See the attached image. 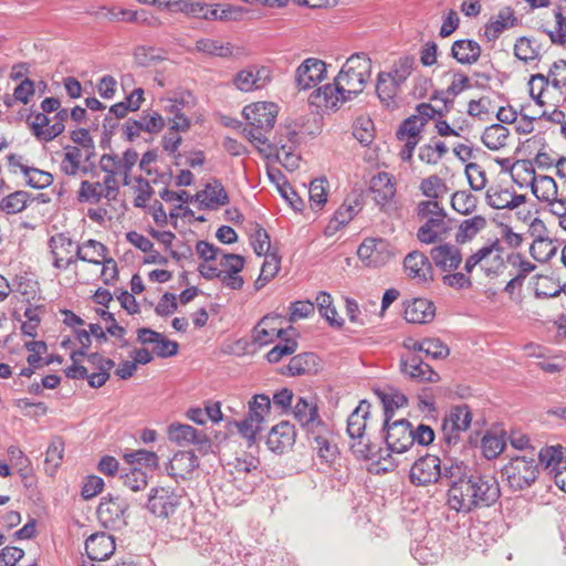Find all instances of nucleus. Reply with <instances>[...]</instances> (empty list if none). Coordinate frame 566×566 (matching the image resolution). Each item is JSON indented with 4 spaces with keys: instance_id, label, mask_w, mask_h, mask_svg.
<instances>
[{
    "instance_id": "33",
    "label": "nucleus",
    "mask_w": 566,
    "mask_h": 566,
    "mask_svg": "<svg viewBox=\"0 0 566 566\" xmlns=\"http://www.w3.org/2000/svg\"><path fill=\"white\" fill-rule=\"evenodd\" d=\"M332 431L327 423L322 424L313 432L308 433V438H312L316 443V449L319 458L327 462H332L338 454V448L331 440Z\"/></svg>"
},
{
    "instance_id": "57",
    "label": "nucleus",
    "mask_w": 566,
    "mask_h": 566,
    "mask_svg": "<svg viewBox=\"0 0 566 566\" xmlns=\"http://www.w3.org/2000/svg\"><path fill=\"white\" fill-rule=\"evenodd\" d=\"M325 184H327L325 178L314 179L310 184L308 197L313 210H321L327 200Z\"/></svg>"
},
{
    "instance_id": "28",
    "label": "nucleus",
    "mask_w": 566,
    "mask_h": 566,
    "mask_svg": "<svg viewBox=\"0 0 566 566\" xmlns=\"http://www.w3.org/2000/svg\"><path fill=\"white\" fill-rule=\"evenodd\" d=\"M405 319L412 324H426L436 316V306L428 298L417 297L405 302Z\"/></svg>"
},
{
    "instance_id": "55",
    "label": "nucleus",
    "mask_w": 566,
    "mask_h": 566,
    "mask_svg": "<svg viewBox=\"0 0 566 566\" xmlns=\"http://www.w3.org/2000/svg\"><path fill=\"white\" fill-rule=\"evenodd\" d=\"M481 448L483 455L486 459L492 460L503 452L505 448V441L502 436L486 432L482 438Z\"/></svg>"
},
{
    "instance_id": "16",
    "label": "nucleus",
    "mask_w": 566,
    "mask_h": 566,
    "mask_svg": "<svg viewBox=\"0 0 566 566\" xmlns=\"http://www.w3.org/2000/svg\"><path fill=\"white\" fill-rule=\"evenodd\" d=\"M471 475L460 476L452 481L448 490V505L458 513H470L474 511L472 501Z\"/></svg>"
},
{
    "instance_id": "34",
    "label": "nucleus",
    "mask_w": 566,
    "mask_h": 566,
    "mask_svg": "<svg viewBox=\"0 0 566 566\" xmlns=\"http://www.w3.org/2000/svg\"><path fill=\"white\" fill-rule=\"evenodd\" d=\"M518 23L517 18L514 15V11L511 7L502 8L495 19L491 20L485 25L484 34L489 41L496 40L500 34L509 29L513 28Z\"/></svg>"
},
{
    "instance_id": "44",
    "label": "nucleus",
    "mask_w": 566,
    "mask_h": 566,
    "mask_svg": "<svg viewBox=\"0 0 566 566\" xmlns=\"http://www.w3.org/2000/svg\"><path fill=\"white\" fill-rule=\"evenodd\" d=\"M533 195L543 201H549L557 193L555 180L545 175L534 176L531 182Z\"/></svg>"
},
{
    "instance_id": "32",
    "label": "nucleus",
    "mask_w": 566,
    "mask_h": 566,
    "mask_svg": "<svg viewBox=\"0 0 566 566\" xmlns=\"http://www.w3.org/2000/svg\"><path fill=\"white\" fill-rule=\"evenodd\" d=\"M195 199L200 201L206 209H214L229 203V196L218 179L207 184L202 191L195 195Z\"/></svg>"
},
{
    "instance_id": "27",
    "label": "nucleus",
    "mask_w": 566,
    "mask_h": 566,
    "mask_svg": "<svg viewBox=\"0 0 566 566\" xmlns=\"http://www.w3.org/2000/svg\"><path fill=\"white\" fill-rule=\"evenodd\" d=\"M420 219L424 220V223L417 231V239L421 243L432 244L442 241L450 231L447 217H430Z\"/></svg>"
},
{
    "instance_id": "47",
    "label": "nucleus",
    "mask_w": 566,
    "mask_h": 566,
    "mask_svg": "<svg viewBox=\"0 0 566 566\" xmlns=\"http://www.w3.org/2000/svg\"><path fill=\"white\" fill-rule=\"evenodd\" d=\"M316 303L319 314L328 322L333 327L340 328L344 324L342 318L337 319V312L333 305L331 294L327 292H319L316 296Z\"/></svg>"
},
{
    "instance_id": "60",
    "label": "nucleus",
    "mask_w": 566,
    "mask_h": 566,
    "mask_svg": "<svg viewBox=\"0 0 566 566\" xmlns=\"http://www.w3.org/2000/svg\"><path fill=\"white\" fill-rule=\"evenodd\" d=\"M123 484L132 491L144 490L148 484V475L140 468H133L126 473L120 474Z\"/></svg>"
},
{
    "instance_id": "8",
    "label": "nucleus",
    "mask_w": 566,
    "mask_h": 566,
    "mask_svg": "<svg viewBox=\"0 0 566 566\" xmlns=\"http://www.w3.org/2000/svg\"><path fill=\"white\" fill-rule=\"evenodd\" d=\"M382 430L386 432L385 442L387 448L382 450V455L389 457L390 453H405L412 448L411 423L407 419H399L390 423L384 421Z\"/></svg>"
},
{
    "instance_id": "9",
    "label": "nucleus",
    "mask_w": 566,
    "mask_h": 566,
    "mask_svg": "<svg viewBox=\"0 0 566 566\" xmlns=\"http://www.w3.org/2000/svg\"><path fill=\"white\" fill-rule=\"evenodd\" d=\"M474 510L492 506L501 496L500 484L493 475L471 474Z\"/></svg>"
},
{
    "instance_id": "7",
    "label": "nucleus",
    "mask_w": 566,
    "mask_h": 566,
    "mask_svg": "<svg viewBox=\"0 0 566 566\" xmlns=\"http://www.w3.org/2000/svg\"><path fill=\"white\" fill-rule=\"evenodd\" d=\"M128 509L129 503L126 499L107 494L101 499L96 514L105 528L119 531L128 524Z\"/></svg>"
},
{
    "instance_id": "53",
    "label": "nucleus",
    "mask_w": 566,
    "mask_h": 566,
    "mask_svg": "<svg viewBox=\"0 0 566 566\" xmlns=\"http://www.w3.org/2000/svg\"><path fill=\"white\" fill-rule=\"evenodd\" d=\"M104 197L102 184L99 181L91 182L83 180L77 191V200L80 202H88L97 205Z\"/></svg>"
},
{
    "instance_id": "3",
    "label": "nucleus",
    "mask_w": 566,
    "mask_h": 566,
    "mask_svg": "<svg viewBox=\"0 0 566 566\" xmlns=\"http://www.w3.org/2000/svg\"><path fill=\"white\" fill-rule=\"evenodd\" d=\"M371 75V60L366 53L350 55L337 74L338 84L347 91V98H356L363 91Z\"/></svg>"
},
{
    "instance_id": "38",
    "label": "nucleus",
    "mask_w": 566,
    "mask_h": 566,
    "mask_svg": "<svg viewBox=\"0 0 566 566\" xmlns=\"http://www.w3.org/2000/svg\"><path fill=\"white\" fill-rule=\"evenodd\" d=\"M542 44L536 39L527 36H521L516 40L514 45V55L527 63L533 60H541L542 57Z\"/></svg>"
},
{
    "instance_id": "26",
    "label": "nucleus",
    "mask_w": 566,
    "mask_h": 566,
    "mask_svg": "<svg viewBox=\"0 0 566 566\" xmlns=\"http://www.w3.org/2000/svg\"><path fill=\"white\" fill-rule=\"evenodd\" d=\"M199 467V459L192 450L178 451L170 459L166 470L169 476L187 479Z\"/></svg>"
},
{
    "instance_id": "48",
    "label": "nucleus",
    "mask_w": 566,
    "mask_h": 566,
    "mask_svg": "<svg viewBox=\"0 0 566 566\" xmlns=\"http://www.w3.org/2000/svg\"><path fill=\"white\" fill-rule=\"evenodd\" d=\"M378 396L384 407V421H390L394 417L395 410L408 403L407 397L399 391H379Z\"/></svg>"
},
{
    "instance_id": "19",
    "label": "nucleus",
    "mask_w": 566,
    "mask_h": 566,
    "mask_svg": "<svg viewBox=\"0 0 566 566\" xmlns=\"http://www.w3.org/2000/svg\"><path fill=\"white\" fill-rule=\"evenodd\" d=\"M326 76V63L316 57L304 60L295 71V84L300 90H310Z\"/></svg>"
},
{
    "instance_id": "56",
    "label": "nucleus",
    "mask_w": 566,
    "mask_h": 566,
    "mask_svg": "<svg viewBox=\"0 0 566 566\" xmlns=\"http://www.w3.org/2000/svg\"><path fill=\"white\" fill-rule=\"evenodd\" d=\"M73 244V240L64 232L50 237L48 245L53 256V261L56 256L63 258V254H70L72 252Z\"/></svg>"
},
{
    "instance_id": "63",
    "label": "nucleus",
    "mask_w": 566,
    "mask_h": 566,
    "mask_svg": "<svg viewBox=\"0 0 566 566\" xmlns=\"http://www.w3.org/2000/svg\"><path fill=\"white\" fill-rule=\"evenodd\" d=\"M124 458L130 464H138L151 470L158 467V457L153 451L140 449L126 453Z\"/></svg>"
},
{
    "instance_id": "15",
    "label": "nucleus",
    "mask_w": 566,
    "mask_h": 566,
    "mask_svg": "<svg viewBox=\"0 0 566 566\" xmlns=\"http://www.w3.org/2000/svg\"><path fill=\"white\" fill-rule=\"evenodd\" d=\"M165 127L164 117L155 111H143L139 119H127L123 125V133L127 140L133 142L140 132L157 134Z\"/></svg>"
},
{
    "instance_id": "61",
    "label": "nucleus",
    "mask_w": 566,
    "mask_h": 566,
    "mask_svg": "<svg viewBox=\"0 0 566 566\" xmlns=\"http://www.w3.org/2000/svg\"><path fill=\"white\" fill-rule=\"evenodd\" d=\"M43 308V306H32L31 304L24 311L25 322L21 325L22 334L30 336L32 338L36 337V329L41 323V318L39 312Z\"/></svg>"
},
{
    "instance_id": "39",
    "label": "nucleus",
    "mask_w": 566,
    "mask_h": 566,
    "mask_svg": "<svg viewBox=\"0 0 566 566\" xmlns=\"http://www.w3.org/2000/svg\"><path fill=\"white\" fill-rule=\"evenodd\" d=\"M488 222L483 216H474L470 219L463 220L459 230L455 234V241L458 243H465L472 240L480 231L486 227Z\"/></svg>"
},
{
    "instance_id": "49",
    "label": "nucleus",
    "mask_w": 566,
    "mask_h": 566,
    "mask_svg": "<svg viewBox=\"0 0 566 566\" xmlns=\"http://www.w3.org/2000/svg\"><path fill=\"white\" fill-rule=\"evenodd\" d=\"M478 198L469 191L459 190L451 196V207L463 216H469L478 207Z\"/></svg>"
},
{
    "instance_id": "12",
    "label": "nucleus",
    "mask_w": 566,
    "mask_h": 566,
    "mask_svg": "<svg viewBox=\"0 0 566 566\" xmlns=\"http://www.w3.org/2000/svg\"><path fill=\"white\" fill-rule=\"evenodd\" d=\"M352 99L347 98V91L342 84H338L337 77L334 78L333 83L325 84L313 91L308 97L311 105L325 109H336L339 104Z\"/></svg>"
},
{
    "instance_id": "58",
    "label": "nucleus",
    "mask_w": 566,
    "mask_h": 566,
    "mask_svg": "<svg viewBox=\"0 0 566 566\" xmlns=\"http://www.w3.org/2000/svg\"><path fill=\"white\" fill-rule=\"evenodd\" d=\"M282 343L276 344L266 354V360L270 364L279 363L283 357L294 354L298 347V343L293 338H284Z\"/></svg>"
},
{
    "instance_id": "17",
    "label": "nucleus",
    "mask_w": 566,
    "mask_h": 566,
    "mask_svg": "<svg viewBox=\"0 0 566 566\" xmlns=\"http://www.w3.org/2000/svg\"><path fill=\"white\" fill-rule=\"evenodd\" d=\"M86 249H94L96 255L101 258H104L108 252V249L105 244L95 239H88L85 242L76 245L75 253L73 255H70L66 259L56 256L52 264L55 269L59 270H66L72 264H75L78 260L99 265L101 261L90 255Z\"/></svg>"
},
{
    "instance_id": "40",
    "label": "nucleus",
    "mask_w": 566,
    "mask_h": 566,
    "mask_svg": "<svg viewBox=\"0 0 566 566\" xmlns=\"http://www.w3.org/2000/svg\"><path fill=\"white\" fill-rule=\"evenodd\" d=\"M277 316H264L259 324L253 329V342L259 344L260 346H265L272 343L275 338L283 339V336L285 335L286 331L283 328H266L261 327L262 325L268 324L271 319H276Z\"/></svg>"
},
{
    "instance_id": "54",
    "label": "nucleus",
    "mask_w": 566,
    "mask_h": 566,
    "mask_svg": "<svg viewBox=\"0 0 566 566\" xmlns=\"http://www.w3.org/2000/svg\"><path fill=\"white\" fill-rule=\"evenodd\" d=\"M22 174L27 178V185L33 189H44L53 182V176L50 172L34 167L22 168Z\"/></svg>"
},
{
    "instance_id": "6",
    "label": "nucleus",
    "mask_w": 566,
    "mask_h": 566,
    "mask_svg": "<svg viewBox=\"0 0 566 566\" xmlns=\"http://www.w3.org/2000/svg\"><path fill=\"white\" fill-rule=\"evenodd\" d=\"M472 421V413L468 405H458L450 408L442 421V449L444 452L455 447L462 432L467 431Z\"/></svg>"
},
{
    "instance_id": "23",
    "label": "nucleus",
    "mask_w": 566,
    "mask_h": 566,
    "mask_svg": "<svg viewBox=\"0 0 566 566\" xmlns=\"http://www.w3.org/2000/svg\"><path fill=\"white\" fill-rule=\"evenodd\" d=\"M403 268L406 274L418 283L433 281V270L429 258L419 251H412L405 256Z\"/></svg>"
},
{
    "instance_id": "64",
    "label": "nucleus",
    "mask_w": 566,
    "mask_h": 566,
    "mask_svg": "<svg viewBox=\"0 0 566 566\" xmlns=\"http://www.w3.org/2000/svg\"><path fill=\"white\" fill-rule=\"evenodd\" d=\"M423 126V122H419L418 116L411 115L401 123L397 130V138L399 140H405L406 137L410 139L418 138Z\"/></svg>"
},
{
    "instance_id": "2",
    "label": "nucleus",
    "mask_w": 566,
    "mask_h": 566,
    "mask_svg": "<svg viewBox=\"0 0 566 566\" xmlns=\"http://www.w3.org/2000/svg\"><path fill=\"white\" fill-rule=\"evenodd\" d=\"M182 495L170 486H155L149 490L146 510L156 518L166 522V528L171 538H181L187 535L185 524L177 527L172 520L179 511Z\"/></svg>"
},
{
    "instance_id": "25",
    "label": "nucleus",
    "mask_w": 566,
    "mask_h": 566,
    "mask_svg": "<svg viewBox=\"0 0 566 566\" xmlns=\"http://www.w3.org/2000/svg\"><path fill=\"white\" fill-rule=\"evenodd\" d=\"M85 552L92 562L105 560L115 552L114 537L104 532L94 533L85 541Z\"/></svg>"
},
{
    "instance_id": "43",
    "label": "nucleus",
    "mask_w": 566,
    "mask_h": 566,
    "mask_svg": "<svg viewBox=\"0 0 566 566\" xmlns=\"http://www.w3.org/2000/svg\"><path fill=\"white\" fill-rule=\"evenodd\" d=\"M64 454V441L61 437H54L45 452V471L53 475L61 465Z\"/></svg>"
},
{
    "instance_id": "30",
    "label": "nucleus",
    "mask_w": 566,
    "mask_h": 566,
    "mask_svg": "<svg viewBox=\"0 0 566 566\" xmlns=\"http://www.w3.org/2000/svg\"><path fill=\"white\" fill-rule=\"evenodd\" d=\"M482 53L481 45L471 39H460L452 43L450 55L460 64H475Z\"/></svg>"
},
{
    "instance_id": "62",
    "label": "nucleus",
    "mask_w": 566,
    "mask_h": 566,
    "mask_svg": "<svg viewBox=\"0 0 566 566\" xmlns=\"http://www.w3.org/2000/svg\"><path fill=\"white\" fill-rule=\"evenodd\" d=\"M465 176L472 190L480 191L486 186L485 170L476 163H469L465 166Z\"/></svg>"
},
{
    "instance_id": "59",
    "label": "nucleus",
    "mask_w": 566,
    "mask_h": 566,
    "mask_svg": "<svg viewBox=\"0 0 566 566\" xmlns=\"http://www.w3.org/2000/svg\"><path fill=\"white\" fill-rule=\"evenodd\" d=\"M415 65V57L412 55H405L399 57L397 62H395L392 70L388 72L391 77L402 85L407 78L411 75Z\"/></svg>"
},
{
    "instance_id": "5",
    "label": "nucleus",
    "mask_w": 566,
    "mask_h": 566,
    "mask_svg": "<svg viewBox=\"0 0 566 566\" xmlns=\"http://www.w3.org/2000/svg\"><path fill=\"white\" fill-rule=\"evenodd\" d=\"M270 409V397L264 394L255 395L249 402L248 416L241 421L234 422L239 433L248 441V447L255 443L256 434L262 430V422Z\"/></svg>"
},
{
    "instance_id": "45",
    "label": "nucleus",
    "mask_w": 566,
    "mask_h": 566,
    "mask_svg": "<svg viewBox=\"0 0 566 566\" xmlns=\"http://www.w3.org/2000/svg\"><path fill=\"white\" fill-rule=\"evenodd\" d=\"M64 150L65 153L60 165L61 171L66 176H76L81 169L82 149L77 146L66 145Z\"/></svg>"
},
{
    "instance_id": "42",
    "label": "nucleus",
    "mask_w": 566,
    "mask_h": 566,
    "mask_svg": "<svg viewBox=\"0 0 566 566\" xmlns=\"http://www.w3.org/2000/svg\"><path fill=\"white\" fill-rule=\"evenodd\" d=\"M385 242L380 239L368 238L358 247L357 254L367 265L377 266L379 263V253Z\"/></svg>"
},
{
    "instance_id": "52",
    "label": "nucleus",
    "mask_w": 566,
    "mask_h": 566,
    "mask_svg": "<svg viewBox=\"0 0 566 566\" xmlns=\"http://www.w3.org/2000/svg\"><path fill=\"white\" fill-rule=\"evenodd\" d=\"M196 49L199 52L220 56V57H227L232 55V46L230 43H221L213 39H199L196 42Z\"/></svg>"
},
{
    "instance_id": "14",
    "label": "nucleus",
    "mask_w": 566,
    "mask_h": 566,
    "mask_svg": "<svg viewBox=\"0 0 566 566\" xmlns=\"http://www.w3.org/2000/svg\"><path fill=\"white\" fill-rule=\"evenodd\" d=\"M400 371L419 382H438L440 375L416 353H405L400 357Z\"/></svg>"
},
{
    "instance_id": "10",
    "label": "nucleus",
    "mask_w": 566,
    "mask_h": 566,
    "mask_svg": "<svg viewBox=\"0 0 566 566\" xmlns=\"http://www.w3.org/2000/svg\"><path fill=\"white\" fill-rule=\"evenodd\" d=\"M537 458L545 470L554 476L555 484L566 493V449L562 446L543 448Z\"/></svg>"
},
{
    "instance_id": "22",
    "label": "nucleus",
    "mask_w": 566,
    "mask_h": 566,
    "mask_svg": "<svg viewBox=\"0 0 566 566\" xmlns=\"http://www.w3.org/2000/svg\"><path fill=\"white\" fill-rule=\"evenodd\" d=\"M296 440V430L290 421H281L272 427L266 437V446L269 450L281 454L291 449Z\"/></svg>"
},
{
    "instance_id": "31",
    "label": "nucleus",
    "mask_w": 566,
    "mask_h": 566,
    "mask_svg": "<svg viewBox=\"0 0 566 566\" xmlns=\"http://www.w3.org/2000/svg\"><path fill=\"white\" fill-rule=\"evenodd\" d=\"M369 191L378 206L387 205L396 193L395 182L388 172L381 171L370 180Z\"/></svg>"
},
{
    "instance_id": "51",
    "label": "nucleus",
    "mask_w": 566,
    "mask_h": 566,
    "mask_svg": "<svg viewBox=\"0 0 566 566\" xmlns=\"http://www.w3.org/2000/svg\"><path fill=\"white\" fill-rule=\"evenodd\" d=\"M251 244L258 256L268 255L270 252H279L277 249L272 248L269 233L259 223H255L254 232L251 234Z\"/></svg>"
},
{
    "instance_id": "21",
    "label": "nucleus",
    "mask_w": 566,
    "mask_h": 566,
    "mask_svg": "<svg viewBox=\"0 0 566 566\" xmlns=\"http://www.w3.org/2000/svg\"><path fill=\"white\" fill-rule=\"evenodd\" d=\"M272 80V71L268 66L251 65L237 73L234 85L242 92L263 88Z\"/></svg>"
},
{
    "instance_id": "11",
    "label": "nucleus",
    "mask_w": 566,
    "mask_h": 566,
    "mask_svg": "<svg viewBox=\"0 0 566 566\" xmlns=\"http://www.w3.org/2000/svg\"><path fill=\"white\" fill-rule=\"evenodd\" d=\"M441 478V460L433 454L418 458L409 473L410 482L417 486H426L439 482Z\"/></svg>"
},
{
    "instance_id": "36",
    "label": "nucleus",
    "mask_w": 566,
    "mask_h": 566,
    "mask_svg": "<svg viewBox=\"0 0 566 566\" xmlns=\"http://www.w3.org/2000/svg\"><path fill=\"white\" fill-rule=\"evenodd\" d=\"M400 84L396 82L387 72H379L377 75L376 93L379 101L386 106H396V96L400 90Z\"/></svg>"
},
{
    "instance_id": "13",
    "label": "nucleus",
    "mask_w": 566,
    "mask_h": 566,
    "mask_svg": "<svg viewBox=\"0 0 566 566\" xmlns=\"http://www.w3.org/2000/svg\"><path fill=\"white\" fill-rule=\"evenodd\" d=\"M242 114L249 126L256 127L268 133L274 127L277 116V106L270 102H258L245 106Z\"/></svg>"
},
{
    "instance_id": "24",
    "label": "nucleus",
    "mask_w": 566,
    "mask_h": 566,
    "mask_svg": "<svg viewBox=\"0 0 566 566\" xmlns=\"http://www.w3.org/2000/svg\"><path fill=\"white\" fill-rule=\"evenodd\" d=\"M321 368V358L315 353L305 352L293 356L281 374L290 377L315 375Z\"/></svg>"
},
{
    "instance_id": "37",
    "label": "nucleus",
    "mask_w": 566,
    "mask_h": 566,
    "mask_svg": "<svg viewBox=\"0 0 566 566\" xmlns=\"http://www.w3.org/2000/svg\"><path fill=\"white\" fill-rule=\"evenodd\" d=\"M510 130L502 124H492L486 127L481 136L484 146L490 150H499L506 146Z\"/></svg>"
},
{
    "instance_id": "20",
    "label": "nucleus",
    "mask_w": 566,
    "mask_h": 566,
    "mask_svg": "<svg viewBox=\"0 0 566 566\" xmlns=\"http://www.w3.org/2000/svg\"><path fill=\"white\" fill-rule=\"evenodd\" d=\"M292 412L306 434L325 423L319 417L318 407L314 398L298 397L292 408Z\"/></svg>"
},
{
    "instance_id": "4",
    "label": "nucleus",
    "mask_w": 566,
    "mask_h": 566,
    "mask_svg": "<svg viewBox=\"0 0 566 566\" xmlns=\"http://www.w3.org/2000/svg\"><path fill=\"white\" fill-rule=\"evenodd\" d=\"M531 455L512 457L502 469V475L506 478L509 486L514 491L530 488L537 479L539 467L535 459L534 449Z\"/></svg>"
},
{
    "instance_id": "18",
    "label": "nucleus",
    "mask_w": 566,
    "mask_h": 566,
    "mask_svg": "<svg viewBox=\"0 0 566 566\" xmlns=\"http://www.w3.org/2000/svg\"><path fill=\"white\" fill-rule=\"evenodd\" d=\"M168 438L179 446L195 444L201 452H207L211 448V442L206 433L198 431L190 424L171 423L168 427Z\"/></svg>"
},
{
    "instance_id": "1",
    "label": "nucleus",
    "mask_w": 566,
    "mask_h": 566,
    "mask_svg": "<svg viewBox=\"0 0 566 566\" xmlns=\"http://www.w3.org/2000/svg\"><path fill=\"white\" fill-rule=\"evenodd\" d=\"M370 408L371 405L367 400H361L348 416L346 432L350 439V451L356 459L379 462L385 460L382 449L371 442L366 433Z\"/></svg>"
},
{
    "instance_id": "35",
    "label": "nucleus",
    "mask_w": 566,
    "mask_h": 566,
    "mask_svg": "<svg viewBox=\"0 0 566 566\" xmlns=\"http://www.w3.org/2000/svg\"><path fill=\"white\" fill-rule=\"evenodd\" d=\"M359 197L355 196L352 200L346 198L345 202L335 211L333 219L329 221L326 233H334L339 230L340 227L347 224L359 210Z\"/></svg>"
},
{
    "instance_id": "29",
    "label": "nucleus",
    "mask_w": 566,
    "mask_h": 566,
    "mask_svg": "<svg viewBox=\"0 0 566 566\" xmlns=\"http://www.w3.org/2000/svg\"><path fill=\"white\" fill-rule=\"evenodd\" d=\"M430 256L434 265L443 272L455 271L462 262L460 249L449 243L432 248Z\"/></svg>"
},
{
    "instance_id": "50",
    "label": "nucleus",
    "mask_w": 566,
    "mask_h": 566,
    "mask_svg": "<svg viewBox=\"0 0 566 566\" xmlns=\"http://www.w3.org/2000/svg\"><path fill=\"white\" fill-rule=\"evenodd\" d=\"M421 193L429 200H438L448 191L446 182L437 175H431L420 182Z\"/></svg>"
},
{
    "instance_id": "46",
    "label": "nucleus",
    "mask_w": 566,
    "mask_h": 566,
    "mask_svg": "<svg viewBox=\"0 0 566 566\" xmlns=\"http://www.w3.org/2000/svg\"><path fill=\"white\" fill-rule=\"evenodd\" d=\"M31 195L28 191L17 190L0 201V210L7 214H15L23 211L30 199Z\"/></svg>"
},
{
    "instance_id": "41",
    "label": "nucleus",
    "mask_w": 566,
    "mask_h": 566,
    "mask_svg": "<svg viewBox=\"0 0 566 566\" xmlns=\"http://www.w3.org/2000/svg\"><path fill=\"white\" fill-rule=\"evenodd\" d=\"M276 145L275 150H270L269 156L274 154V157L277 161L282 164V166L290 170L294 171L300 166L301 157L294 154V147L289 146L286 143H283V139L276 140L273 143Z\"/></svg>"
}]
</instances>
